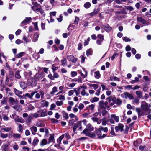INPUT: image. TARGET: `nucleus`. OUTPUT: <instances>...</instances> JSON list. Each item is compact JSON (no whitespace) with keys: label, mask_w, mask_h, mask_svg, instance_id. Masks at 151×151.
I'll list each match as a JSON object with an SVG mask.
<instances>
[{"label":"nucleus","mask_w":151,"mask_h":151,"mask_svg":"<svg viewBox=\"0 0 151 151\" xmlns=\"http://www.w3.org/2000/svg\"><path fill=\"white\" fill-rule=\"evenodd\" d=\"M28 82L30 83V85L31 86H34L35 85L36 83V81L35 79L33 78H31Z\"/></svg>","instance_id":"27"},{"label":"nucleus","mask_w":151,"mask_h":151,"mask_svg":"<svg viewBox=\"0 0 151 151\" xmlns=\"http://www.w3.org/2000/svg\"><path fill=\"white\" fill-rule=\"evenodd\" d=\"M39 37V35L37 33H35L34 34L33 37V41L34 42L36 41Z\"/></svg>","instance_id":"36"},{"label":"nucleus","mask_w":151,"mask_h":151,"mask_svg":"<svg viewBox=\"0 0 151 151\" xmlns=\"http://www.w3.org/2000/svg\"><path fill=\"white\" fill-rule=\"evenodd\" d=\"M99 108L101 109H105L106 108L107 110H109V106L108 102L107 101L104 102L100 101L99 102Z\"/></svg>","instance_id":"2"},{"label":"nucleus","mask_w":151,"mask_h":151,"mask_svg":"<svg viewBox=\"0 0 151 151\" xmlns=\"http://www.w3.org/2000/svg\"><path fill=\"white\" fill-rule=\"evenodd\" d=\"M99 98L96 97H94L91 99L90 101L91 102H94L98 101H99Z\"/></svg>","instance_id":"43"},{"label":"nucleus","mask_w":151,"mask_h":151,"mask_svg":"<svg viewBox=\"0 0 151 151\" xmlns=\"http://www.w3.org/2000/svg\"><path fill=\"white\" fill-rule=\"evenodd\" d=\"M20 70H18L16 71L15 74V77L17 79H20L21 78V76L20 74Z\"/></svg>","instance_id":"19"},{"label":"nucleus","mask_w":151,"mask_h":151,"mask_svg":"<svg viewBox=\"0 0 151 151\" xmlns=\"http://www.w3.org/2000/svg\"><path fill=\"white\" fill-rule=\"evenodd\" d=\"M124 127V125L122 124L119 123L118 126L115 127L116 132H118L119 131L122 132L123 130Z\"/></svg>","instance_id":"7"},{"label":"nucleus","mask_w":151,"mask_h":151,"mask_svg":"<svg viewBox=\"0 0 151 151\" xmlns=\"http://www.w3.org/2000/svg\"><path fill=\"white\" fill-rule=\"evenodd\" d=\"M12 118L15 120V122L24 123V120L22 118H19L15 114H12Z\"/></svg>","instance_id":"5"},{"label":"nucleus","mask_w":151,"mask_h":151,"mask_svg":"<svg viewBox=\"0 0 151 151\" xmlns=\"http://www.w3.org/2000/svg\"><path fill=\"white\" fill-rule=\"evenodd\" d=\"M39 141V140L37 138L35 139L34 140L33 142V144L35 145Z\"/></svg>","instance_id":"60"},{"label":"nucleus","mask_w":151,"mask_h":151,"mask_svg":"<svg viewBox=\"0 0 151 151\" xmlns=\"http://www.w3.org/2000/svg\"><path fill=\"white\" fill-rule=\"evenodd\" d=\"M12 137L15 139L19 138L21 137L20 134L17 133H13L12 134Z\"/></svg>","instance_id":"33"},{"label":"nucleus","mask_w":151,"mask_h":151,"mask_svg":"<svg viewBox=\"0 0 151 151\" xmlns=\"http://www.w3.org/2000/svg\"><path fill=\"white\" fill-rule=\"evenodd\" d=\"M97 37L98 39L96 40V43L98 45H100L104 40V36L103 35L99 34L97 35Z\"/></svg>","instance_id":"4"},{"label":"nucleus","mask_w":151,"mask_h":151,"mask_svg":"<svg viewBox=\"0 0 151 151\" xmlns=\"http://www.w3.org/2000/svg\"><path fill=\"white\" fill-rule=\"evenodd\" d=\"M141 108L146 112L149 114L150 112L149 108L151 107V105L147 103L145 101L141 102Z\"/></svg>","instance_id":"1"},{"label":"nucleus","mask_w":151,"mask_h":151,"mask_svg":"<svg viewBox=\"0 0 151 151\" xmlns=\"http://www.w3.org/2000/svg\"><path fill=\"white\" fill-rule=\"evenodd\" d=\"M34 28L35 29V30H38V28L37 26V22H36L35 23H33Z\"/></svg>","instance_id":"63"},{"label":"nucleus","mask_w":151,"mask_h":151,"mask_svg":"<svg viewBox=\"0 0 151 151\" xmlns=\"http://www.w3.org/2000/svg\"><path fill=\"white\" fill-rule=\"evenodd\" d=\"M77 72L76 71H72L71 73V76L72 77H74L76 76L77 75Z\"/></svg>","instance_id":"58"},{"label":"nucleus","mask_w":151,"mask_h":151,"mask_svg":"<svg viewBox=\"0 0 151 151\" xmlns=\"http://www.w3.org/2000/svg\"><path fill=\"white\" fill-rule=\"evenodd\" d=\"M101 28L107 32H109L111 29V27L107 24L102 25Z\"/></svg>","instance_id":"14"},{"label":"nucleus","mask_w":151,"mask_h":151,"mask_svg":"<svg viewBox=\"0 0 151 151\" xmlns=\"http://www.w3.org/2000/svg\"><path fill=\"white\" fill-rule=\"evenodd\" d=\"M93 130L94 128L90 124H88L86 126V128L84 129L82 132V133L84 134L86 133L92 131H93Z\"/></svg>","instance_id":"3"},{"label":"nucleus","mask_w":151,"mask_h":151,"mask_svg":"<svg viewBox=\"0 0 151 151\" xmlns=\"http://www.w3.org/2000/svg\"><path fill=\"white\" fill-rule=\"evenodd\" d=\"M56 104L57 106H59L62 105L63 104V103L62 101H58L56 102Z\"/></svg>","instance_id":"59"},{"label":"nucleus","mask_w":151,"mask_h":151,"mask_svg":"<svg viewBox=\"0 0 151 151\" xmlns=\"http://www.w3.org/2000/svg\"><path fill=\"white\" fill-rule=\"evenodd\" d=\"M40 112L41 113L40 116L41 117H44L47 115V111H41V112L40 111Z\"/></svg>","instance_id":"44"},{"label":"nucleus","mask_w":151,"mask_h":151,"mask_svg":"<svg viewBox=\"0 0 151 151\" xmlns=\"http://www.w3.org/2000/svg\"><path fill=\"white\" fill-rule=\"evenodd\" d=\"M48 144L47 140L45 139H43L40 142V145L43 146Z\"/></svg>","instance_id":"31"},{"label":"nucleus","mask_w":151,"mask_h":151,"mask_svg":"<svg viewBox=\"0 0 151 151\" xmlns=\"http://www.w3.org/2000/svg\"><path fill=\"white\" fill-rule=\"evenodd\" d=\"M79 20V19L78 17H75V19L74 21V24H78V22Z\"/></svg>","instance_id":"57"},{"label":"nucleus","mask_w":151,"mask_h":151,"mask_svg":"<svg viewBox=\"0 0 151 151\" xmlns=\"http://www.w3.org/2000/svg\"><path fill=\"white\" fill-rule=\"evenodd\" d=\"M50 136L48 139V144H49L52 142H54L55 140L54 136L52 135L51 134H50Z\"/></svg>","instance_id":"29"},{"label":"nucleus","mask_w":151,"mask_h":151,"mask_svg":"<svg viewBox=\"0 0 151 151\" xmlns=\"http://www.w3.org/2000/svg\"><path fill=\"white\" fill-rule=\"evenodd\" d=\"M9 145L8 144H4L1 146V148L4 151H7L8 149Z\"/></svg>","instance_id":"23"},{"label":"nucleus","mask_w":151,"mask_h":151,"mask_svg":"<svg viewBox=\"0 0 151 151\" xmlns=\"http://www.w3.org/2000/svg\"><path fill=\"white\" fill-rule=\"evenodd\" d=\"M37 93L36 91L34 92L30 93V94H29L28 93H27L23 95L24 96L27 97L29 98L30 99H32L33 96L34 95V94H36Z\"/></svg>","instance_id":"17"},{"label":"nucleus","mask_w":151,"mask_h":151,"mask_svg":"<svg viewBox=\"0 0 151 151\" xmlns=\"http://www.w3.org/2000/svg\"><path fill=\"white\" fill-rule=\"evenodd\" d=\"M63 117L66 119H67L68 118V113L66 112H63Z\"/></svg>","instance_id":"52"},{"label":"nucleus","mask_w":151,"mask_h":151,"mask_svg":"<svg viewBox=\"0 0 151 151\" xmlns=\"http://www.w3.org/2000/svg\"><path fill=\"white\" fill-rule=\"evenodd\" d=\"M62 135H63V138L65 136L67 139H69L70 138V137L68 133H66L64 134H63Z\"/></svg>","instance_id":"49"},{"label":"nucleus","mask_w":151,"mask_h":151,"mask_svg":"<svg viewBox=\"0 0 151 151\" xmlns=\"http://www.w3.org/2000/svg\"><path fill=\"white\" fill-rule=\"evenodd\" d=\"M122 39L124 41H125L126 42L131 41V40L129 38L127 37H123L122 38Z\"/></svg>","instance_id":"56"},{"label":"nucleus","mask_w":151,"mask_h":151,"mask_svg":"<svg viewBox=\"0 0 151 151\" xmlns=\"http://www.w3.org/2000/svg\"><path fill=\"white\" fill-rule=\"evenodd\" d=\"M100 9L99 8H95L93 12L91 13L88 14V15L91 16H93L97 14L99 11Z\"/></svg>","instance_id":"13"},{"label":"nucleus","mask_w":151,"mask_h":151,"mask_svg":"<svg viewBox=\"0 0 151 151\" xmlns=\"http://www.w3.org/2000/svg\"><path fill=\"white\" fill-rule=\"evenodd\" d=\"M31 20L32 18L31 17H26L25 19L22 22L20 25L23 26L29 24L31 22Z\"/></svg>","instance_id":"6"},{"label":"nucleus","mask_w":151,"mask_h":151,"mask_svg":"<svg viewBox=\"0 0 151 151\" xmlns=\"http://www.w3.org/2000/svg\"><path fill=\"white\" fill-rule=\"evenodd\" d=\"M37 128L35 126H32L30 127V130L33 135H35L37 131Z\"/></svg>","instance_id":"22"},{"label":"nucleus","mask_w":151,"mask_h":151,"mask_svg":"<svg viewBox=\"0 0 151 151\" xmlns=\"http://www.w3.org/2000/svg\"><path fill=\"white\" fill-rule=\"evenodd\" d=\"M14 91L15 94L17 96L22 93V91H20L15 88H14Z\"/></svg>","instance_id":"26"},{"label":"nucleus","mask_w":151,"mask_h":151,"mask_svg":"<svg viewBox=\"0 0 151 151\" xmlns=\"http://www.w3.org/2000/svg\"><path fill=\"white\" fill-rule=\"evenodd\" d=\"M73 57L74 56L72 55H69L67 56V58L69 61H72Z\"/></svg>","instance_id":"46"},{"label":"nucleus","mask_w":151,"mask_h":151,"mask_svg":"<svg viewBox=\"0 0 151 151\" xmlns=\"http://www.w3.org/2000/svg\"><path fill=\"white\" fill-rule=\"evenodd\" d=\"M28 109L29 110H32L35 108L31 104L29 105L28 106Z\"/></svg>","instance_id":"61"},{"label":"nucleus","mask_w":151,"mask_h":151,"mask_svg":"<svg viewBox=\"0 0 151 151\" xmlns=\"http://www.w3.org/2000/svg\"><path fill=\"white\" fill-rule=\"evenodd\" d=\"M95 77L96 79H99L100 77V74L99 71H97L94 73Z\"/></svg>","instance_id":"34"},{"label":"nucleus","mask_w":151,"mask_h":151,"mask_svg":"<svg viewBox=\"0 0 151 151\" xmlns=\"http://www.w3.org/2000/svg\"><path fill=\"white\" fill-rule=\"evenodd\" d=\"M137 21L145 25H147V22L144 19L141 17H138L137 18Z\"/></svg>","instance_id":"15"},{"label":"nucleus","mask_w":151,"mask_h":151,"mask_svg":"<svg viewBox=\"0 0 151 151\" xmlns=\"http://www.w3.org/2000/svg\"><path fill=\"white\" fill-rule=\"evenodd\" d=\"M12 129L11 128L9 127H2L1 128V130L5 132H8Z\"/></svg>","instance_id":"25"},{"label":"nucleus","mask_w":151,"mask_h":151,"mask_svg":"<svg viewBox=\"0 0 151 151\" xmlns=\"http://www.w3.org/2000/svg\"><path fill=\"white\" fill-rule=\"evenodd\" d=\"M24 52H22L20 53L17 54L16 55V57L17 58H19L22 57L23 55L24 54Z\"/></svg>","instance_id":"41"},{"label":"nucleus","mask_w":151,"mask_h":151,"mask_svg":"<svg viewBox=\"0 0 151 151\" xmlns=\"http://www.w3.org/2000/svg\"><path fill=\"white\" fill-rule=\"evenodd\" d=\"M124 95L125 99L128 98L129 99H132L134 98V97L132 94L128 92L124 93Z\"/></svg>","instance_id":"18"},{"label":"nucleus","mask_w":151,"mask_h":151,"mask_svg":"<svg viewBox=\"0 0 151 151\" xmlns=\"http://www.w3.org/2000/svg\"><path fill=\"white\" fill-rule=\"evenodd\" d=\"M13 148L15 150H17L18 149L19 147L16 143H14L13 146Z\"/></svg>","instance_id":"54"},{"label":"nucleus","mask_w":151,"mask_h":151,"mask_svg":"<svg viewBox=\"0 0 151 151\" xmlns=\"http://www.w3.org/2000/svg\"><path fill=\"white\" fill-rule=\"evenodd\" d=\"M94 107L95 105L93 104L89 105L88 106L89 110H91L92 111H93L94 109Z\"/></svg>","instance_id":"47"},{"label":"nucleus","mask_w":151,"mask_h":151,"mask_svg":"<svg viewBox=\"0 0 151 151\" xmlns=\"http://www.w3.org/2000/svg\"><path fill=\"white\" fill-rule=\"evenodd\" d=\"M40 113V111H37V113H35L32 114L33 117L35 118H37L40 116L39 114Z\"/></svg>","instance_id":"39"},{"label":"nucleus","mask_w":151,"mask_h":151,"mask_svg":"<svg viewBox=\"0 0 151 151\" xmlns=\"http://www.w3.org/2000/svg\"><path fill=\"white\" fill-rule=\"evenodd\" d=\"M136 94L137 95L138 98H142V93L139 91H137L136 92Z\"/></svg>","instance_id":"38"},{"label":"nucleus","mask_w":151,"mask_h":151,"mask_svg":"<svg viewBox=\"0 0 151 151\" xmlns=\"http://www.w3.org/2000/svg\"><path fill=\"white\" fill-rule=\"evenodd\" d=\"M106 118H104L102 119L101 120L102 121V124L103 125H106L107 124V121L106 120Z\"/></svg>","instance_id":"48"},{"label":"nucleus","mask_w":151,"mask_h":151,"mask_svg":"<svg viewBox=\"0 0 151 151\" xmlns=\"http://www.w3.org/2000/svg\"><path fill=\"white\" fill-rule=\"evenodd\" d=\"M13 108L15 110L20 111L22 109V106L19 104H16L13 106Z\"/></svg>","instance_id":"16"},{"label":"nucleus","mask_w":151,"mask_h":151,"mask_svg":"<svg viewBox=\"0 0 151 151\" xmlns=\"http://www.w3.org/2000/svg\"><path fill=\"white\" fill-rule=\"evenodd\" d=\"M110 80L111 81H119V78L116 77H111L110 78Z\"/></svg>","instance_id":"51"},{"label":"nucleus","mask_w":151,"mask_h":151,"mask_svg":"<svg viewBox=\"0 0 151 151\" xmlns=\"http://www.w3.org/2000/svg\"><path fill=\"white\" fill-rule=\"evenodd\" d=\"M84 134L87 136H88L90 137L93 138H96V135L93 132L92 133H90V132L86 133Z\"/></svg>","instance_id":"20"},{"label":"nucleus","mask_w":151,"mask_h":151,"mask_svg":"<svg viewBox=\"0 0 151 151\" xmlns=\"http://www.w3.org/2000/svg\"><path fill=\"white\" fill-rule=\"evenodd\" d=\"M84 107V105L82 104V103H80L79 104V106H78V108L80 109V110H81Z\"/></svg>","instance_id":"64"},{"label":"nucleus","mask_w":151,"mask_h":151,"mask_svg":"<svg viewBox=\"0 0 151 151\" xmlns=\"http://www.w3.org/2000/svg\"><path fill=\"white\" fill-rule=\"evenodd\" d=\"M96 134L97 136L96 138H98L99 139L103 138L105 137L106 135L104 134H103V135H102V133L101 131L100 130H96Z\"/></svg>","instance_id":"8"},{"label":"nucleus","mask_w":151,"mask_h":151,"mask_svg":"<svg viewBox=\"0 0 151 151\" xmlns=\"http://www.w3.org/2000/svg\"><path fill=\"white\" fill-rule=\"evenodd\" d=\"M21 87L23 89H25L27 87V85L26 83L23 81H21L19 83Z\"/></svg>","instance_id":"21"},{"label":"nucleus","mask_w":151,"mask_h":151,"mask_svg":"<svg viewBox=\"0 0 151 151\" xmlns=\"http://www.w3.org/2000/svg\"><path fill=\"white\" fill-rule=\"evenodd\" d=\"M8 136V134H4L2 133H1V137L3 139L6 138Z\"/></svg>","instance_id":"42"},{"label":"nucleus","mask_w":151,"mask_h":151,"mask_svg":"<svg viewBox=\"0 0 151 151\" xmlns=\"http://www.w3.org/2000/svg\"><path fill=\"white\" fill-rule=\"evenodd\" d=\"M44 95V93L42 91H40L39 93H37L35 95V97L37 99H39L40 98V96H43Z\"/></svg>","instance_id":"24"},{"label":"nucleus","mask_w":151,"mask_h":151,"mask_svg":"<svg viewBox=\"0 0 151 151\" xmlns=\"http://www.w3.org/2000/svg\"><path fill=\"white\" fill-rule=\"evenodd\" d=\"M112 101L115 102L118 106H120L122 103V101L119 99H117L116 97H114L112 99Z\"/></svg>","instance_id":"11"},{"label":"nucleus","mask_w":151,"mask_h":151,"mask_svg":"<svg viewBox=\"0 0 151 151\" xmlns=\"http://www.w3.org/2000/svg\"><path fill=\"white\" fill-rule=\"evenodd\" d=\"M54 73L53 75L54 79L55 78H59V75L57 73L54 72Z\"/></svg>","instance_id":"55"},{"label":"nucleus","mask_w":151,"mask_h":151,"mask_svg":"<svg viewBox=\"0 0 151 151\" xmlns=\"http://www.w3.org/2000/svg\"><path fill=\"white\" fill-rule=\"evenodd\" d=\"M14 73L12 71H10L8 74L6 75V76L9 78H12L14 77Z\"/></svg>","instance_id":"30"},{"label":"nucleus","mask_w":151,"mask_h":151,"mask_svg":"<svg viewBox=\"0 0 151 151\" xmlns=\"http://www.w3.org/2000/svg\"><path fill=\"white\" fill-rule=\"evenodd\" d=\"M111 117L112 118H113L114 119L116 122H118L119 121V117L116 116L115 114H112L111 115Z\"/></svg>","instance_id":"28"},{"label":"nucleus","mask_w":151,"mask_h":151,"mask_svg":"<svg viewBox=\"0 0 151 151\" xmlns=\"http://www.w3.org/2000/svg\"><path fill=\"white\" fill-rule=\"evenodd\" d=\"M63 138V135H61L57 139V142L59 145L61 144V141L62 139Z\"/></svg>","instance_id":"35"},{"label":"nucleus","mask_w":151,"mask_h":151,"mask_svg":"<svg viewBox=\"0 0 151 151\" xmlns=\"http://www.w3.org/2000/svg\"><path fill=\"white\" fill-rule=\"evenodd\" d=\"M91 6V4L89 2H87L85 3L84 5V7L86 8H89Z\"/></svg>","instance_id":"45"},{"label":"nucleus","mask_w":151,"mask_h":151,"mask_svg":"<svg viewBox=\"0 0 151 151\" xmlns=\"http://www.w3.org/2000/svg\"><path fill=\"white\" fill-rule=\"evenodd\" d=\"M90 86L91 87H93V88L95 89H96L98 88V85L96 84H91L90 85Z\"/></svg>","instance_id":"62"},{"label":"nucleus","mask_w":151,"mask_h":151,"mask_svg":"<svg viewBox=\"0 0 151 151\" xmlns=\"http://www.w3.org/2000/svg\"><path fill=\"white\" fill-rule=\"evenodd\" d=\"M57 91V88L56 87H54L53 88L52 91L50 93V94L53 96L54 95L55 93Z\"/></svg>","instance_id":"32"},{"label":"nucleus","mask_w":151,"mask_h":151,"mask_svg":"<svg viewBox=\"0 0 151 151\" xmlns=\"http://www.w3.org/2000/svg\"><path fill=\"white\" fill-rule=\"evenodd\" d=\"M81 94L83 96H84L85 95L88 96L89 94L88 93H87L86 92L85 90L84 89H83L82 90V91L81 92Z\"/></svg>","instance_id":"50"},{"label":"nucleus","mask_w":151,"mask_h":151,"mask_svg":"<svg viewBox=\"0 0 151 151\" xmlns=\"http://www.w3.org/2000/svg\"><path fill=\"white\" fill-rule=\"evenodd\" d=\"M77 128H78L79 129H81L82 128L81 124L80 122H78L74 124V126L73 127V130L74 132L76 131Z\"/></svg>","instance_id":"10"},{"label":"nucleus","mask_w":151,"mask_h":151,"mask_svg":"<svg viewBox=\"0 0 151 151\" xmlns=\"http://www.w3.org/2000/svg\"><path fill=\"white\" fill-rule=\"evenodd\" d=\"M18 127L19 129L18 130V131L19 132H21L23 130V127L21 124H18Z\"/></svg>","instance_id":"53"},{"label":"nucleus","mask_w":151,"mask_h":151,"mask_svg":"<svg viewBox=\"0 0 151 151\" xmlns=\"http://www.w3.org/2000/svg\"><path fill=\"white\" fill-rule=\"evenodd\" d=\"M61 62L62 63V65L63 66H65L66 65L67 63V60L65 58H64L63 60H62L61 61Z\"/></svg>","instance_id":"40"},{"label":"nucleus","mask_w":151,"mask_h":151,"mask_svg":"<svg viewBox=\"0 0 151 151\" xmlns=\"http://www.w3.org/2000/svg\"><path fill=\"white\" fill-rule=\"evenodd\" d=\"M136 111L138 113V116L139 117H140L141 116L144 115H147L148 114L145 112L144 113L141 111V109L139 108H137L136 109Z\"/></svg>","instance_id":"9"},{"label":"nucleus","mask_w":151,"mask_h":151,"mask_svg":"<svg viewBox=\"0 0 151 151\" xmlns=\"http://www.w3.org/2000/svg\"><path fill=\"white\" fill-rule=\"evenodd\" d=\"M1 104L2 105H6L7 104V100L6 98H3L2 100L1 101Z\"/></svg>","instance_id":"37"},{"label":"nucleus","mask_w":151,"mask_h":151,"mask_svg":"<svg viewBox=\"0 0 151 151\" xmlns=\"http://www.w3.org/2000/svg\"><path fill=\"white\" fill-rule=\"evenodd\" d=\"M9 103L12 105H14L17 104L18 102V101L16 99L14 98L10 97L9 98Z\"/></svg>","instance_id":"12"}]
</instances>
